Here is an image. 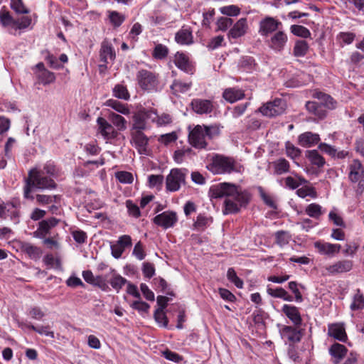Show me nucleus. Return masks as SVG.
<instances>
[{
	"label": "nucleus",
	"instance_id": "f257e3e1",
	"mask_svg": "<svg viewBox=\"0 0 364 364\" xmlns=\"http://www.w3.org/2000/svg\"><path fill=\"white\" fill-rule=\"evenodd\" d=\"M211 198H225L223 213L232 214L239 212L249 202L250 196L241 188L230 183H221L210 189Z\"/></svg>",
	"mask_w": 364,
	"mask_h": 364
},
{
	"label": "nucleus",
	"instance_id": "f03ea898",
	"mask_svg": "<svg viewBox=\"0 0 364 364\" xmlns=\"http://www.w3.org/2000/svg\"><path fill=\"white\" fill-rule=\"evenodd\" d=\"M33 187L39 189H51L55 187V183L50 178L46 176L43 171H38V168H35L30 170L28 176L26 179L23 192L26 198L33 199L31 195Z\"/></svg>",
	"mask_w": 364,
	"mask_h": 364
},
{
	"label": "nucleus",
	"instance_id": "7ed1b4c3",
	"mask_svg": "<svg viewBox=\"0 0 364 364\" xmlns=\"http://www.w3.org/2000/svg\"><path fill=\"white\" fill-rule=\"evenodd\" d=\"M217 126L196 125L190 130L188 142L196 149H205L207 146V139H212L219 134Z\"/></svg>",
	"mask_w": 364,
	"mask_h": 364
},
{
	"label": "nucleus",
	"instance_id": "20e7f679",
	"mask_svg": "<svg viewBox=\"0 0 364 364\" xmlns=\"http://www.w3.org/2000/svg\"><path fill=\"white\" fill-rule=\"evenodd\" d=\"M208 168L214 174L229 173L237 171L235 161L232 158L221 155H216L213 158Z\"/></svg>",
	"mask_w": 364,
	"mask_h": 364
},
{
	"label": "nucleus",
	"instance_id": "39448f33",
	"mask_svg": "<svg viewBox=\"0 0 364 364\" xmlns=\"http://www.w3.org/2000/svg\"><path fill=\"white\" fill-rule=\"evenodd\" d=\"M348 179L356 184L355 191L361 195L364 191V168L358 159L353 160L348 165Z\"/></svg>",
	"mask_w": 364,
	"mask_h": 364
},
{
	"label": "nucleus",
	"instance_id": "423d86ee",
	"mask_svg": "<svg viewBox=\"0 0 364 364\" xmlns=\"http://www.w3.org/2000/svg\"><path fill=\"white\" fill-rule=\"evenodd\" d=\"M186 170L172 168L166 178V189L168 192L178 191L181 186L185 185Z\"/></svg>",
	"mask_w": 364,
	"mask_h": 364
},
{
	"label": "nucleus",
	"instance_id": "0eeeda50",
	"mask_svg": "<svg viewBox=\"0 0 364 364\" xmlns=\"http://www.w3.org/2000/svg\"><path fill=\"white\" fill-rule=\"evenodd\" d=\"M155 111L154 109H142L136 112L133 116L132 129L134 131H141L146 129L147 120L154 119Z\"/></svg>",
	"mask_w": 364,
	"mask_h": 364
},
{
	"label": "nucleus",
	"instance_id": "6e6552de",
	"mask_svg": "<svg viewBox=\"0 0 364 364\" xmlns=\"http://www.w3.org/2000/svg\"><path fill=\"white\" fill-rule=\"evenodd\" d=\"M286 109V103L282 99H275L262 106L259 111L262 115L272 117L282 114Z\"/></svg>",
	"mask_w": 364,
	"mask_h": 364
},
{
	"label": "nucleus",
	"instance_id": "1a4fd4ad",
	"mask_svg": "<svg viewBox=\"0 0 364 364\" xmlns=\"http://www.w3.org/2000/svg\"><path fill=\"white\" fill-rule=\"evenodd\" d=\"M279 334L284 342L289 343V345L300 342L303 336L301 330L285 325L280 326Z\"/></svg>",
	"mask_w": 364,
	"mask_h": 364
},
{
	"label": "nucleus",
	"instance_id": "9d476101",
	"mask_svg": "<svg viewBox=\"0 0 364 364\" xmlns=\"http://www.w3.org/2000/svg\"><path fill=\"white\" fill-rule=\"evenodd\" d=\"M137 80L139 86L145 90H154L158 85L156 75L146 70H141L138 72Z\"/></svg>",
	"mask_w": 364,
	"mask_h": 364
},
{
	"label": "nucleus",
	"instance_id": "9b49d317",
	"mask_svg": "<svg viewBox=\"0 0 364 364\" xmlns=\"http://www.w3.org/2000/svg\"><path fill=\"white\" fill-rule=\"evenodd\" d=\"M288 41L287 34L282 31H278L274 33L267 41L269 48L275 52H281L284 49Z\"/></svg>",
	"mask_w": 364,
	"mask_h": 364
},
{
	"label": "nucleus",
	"instance_id": "f8f14e48",
	"mask_svg": "<svg viewBox=\"0 0 364 364\" xmlns=\"http://www.w3.org/2000/svg\"><path fill=\"white\" fill-rule=\"evenodd\" d=\"M353 262L350 260L343 259L339 260L333 264L324 267L325 272L323 274L335 275L348 272L351 270Z\"/></svg>",
	"mask_w": 364,
	"mask_h": 364
},
{
	"label": "nucleus",
	"instance_id": "ddd939ff",
	"mask_svg": "<svg viewBox=\"0 0 364 364\" xmlns=\"http://www.w3.org/2000/svg\"><path fill=\"white\" fill-rule=\"evenodd\" d=\"M249 26L246 18H241L232 26L228 33V38L230 41L232 39H237L244 36L247 31Z\"/></svg>",
	"mask_w": 364,
	"mask_h": 364
},
{
	"label": "nucleus",
	"instance_id": "4468645a",
	"mask_svg": "<svg viewBox=\"0 0 364 364\" xmlns=\"http://www.w3.org/2000/svg\"><path fill=\"white\" fill-rule=\"evenodd\" d=\"M176 221V214L173 211H164L154 218V223L164 229L173 227Z\"/></svg>",
	"mask_w": 364,
	"mask_h": 364
},
{
	"label": "nucleus",
	"instance_id": "2eb2a0df",
	"mask_svg": "<svg viewBox=\"0 0 364 364\" xmlns=\"http://www.w3.org/2000/svg\"><path fill=\"white\" fill-rule=\"evenodd\" d=\"M282 23L272 17H266L259 22V33L262 36H267L269 33L277 31Z\"/></svg>",
	"mask_w": 364,
	"mask_h": 364
},
{
	"label": "nucleus",
	"instance_id": "dca6fc26",
	"mask_svg": "<svg viewBox=\"0 0 364 364\" xmlns=\"http://www.w3.org/2000/svg\"><path fill=\"white\" fill-rule=\"evenodd\" d=\"M314 246L319 254L330 257H333L338 254L341 247L338 244H331L323 241L315 242Z\"/></svg>",
	"mask_w": 364,
	"mask_h": 364
},
{
	"label": "nucleus",
	"instance_id": "f3484780",
	"mask_svg": "<svg viewBox=\"0 0 364 364\" xmlns=\"http://www.w3.org/2000/svg\"><path fill=\"white\" fill-rule=\"evenodd\" d=\"M191 106L192 109L198 114H210L214 108L211 100L198 98L193 99Z\"/></svg>",
	"mask_w": 364,
	"mask_h": 364
},
{
	"label": "nucleus",
	"instance_id": "a211bd4d",
	"mask_svg": "<svg viewBox=\"0 0 364 364\" xmlns=\"http://www.w3.org/2000/svg\"><path fill=\"white\" fill-rule=\"evenodd\" d=\"M173 62L176 66L180 70L189 74L193 73L194 67L188 57L183 53L177 52L175 54Z\"/></svg>",
	"mask_w": 364,
	"mask_h": 364
},
{
	"label": "nucleus",
	"instance_id": "6ab92c4d",
	"mask_svg": "<svg viewBox=\"0 0 364 364\" xmlns=\"http://www.w3.org/2000/svg\"><path fill=\"white\" fill-rule=\"evenodd\" d=\"M132 137L134 146L138 149L139 154H147V146L149 139L145 136V134L139 130L134 131L132 134Z\"/></svg>",
	"mask_w": 364,
	"mask_h": 364
},
{
	"label": "nucleus",
	"instance_id": "aec40b11",
	"mask_svg": "<svg viewBox=\"0 0 364 364\" xmlns=\"http://www.w3.org/2000/svg\"><path fill=\"white\" fill-rule=\"evenodd\" d=\"M348 353L346 347L342 344L336 343L329 348V353L332 357L334 364H338L346 357Z\"/></svg>",
	"mask_w": 364,
	"mask_h": 364
},
{
	"label": "nucleus",
	"instance_id": "412c9836",
	"mask_svg": "<svg viewBox=\"0 0 364 364\" xmlns=\"http://www.w3.org/2000/svg\"><path fill=\"white\" fill-rule=\"evenodd\" d=\"M320 141L318 134L306 132L298 136V143L303 147H311L317 144Z\"/></svg>",
	"mask_w": 364,
	"mask_h": 364
},
{
	"label": "nucleus",
	"instance_id": "4be33fe9",
	"mask_svg": "<svg viewBox=\"0 0 364 364\" xmlns=\"http://www.w3.org/2000/svg\"><path fill=\"white\" fill-rule=\"evenodd\" d=\"M282 312L286 316L291 320L294 326H300L302 322V319L297 307L289 304H284L282 306Z\"/></svg>",
	"mask_w": 364,
	"mask_h": 364
},
{
	"label": "nucleus",
	"instance_id": "5701e85b",
	"mask_svg": "<svg viewBox=\"0 0 364 364\" xmlns=\"http://www.w3.org/2000/svg\"><path fill=\"white\" fill-rule=\"evenodd\" d=\"M100 56L101 61L104 63L103 65H106L109 61H112L115 58L114 48L107 41L102 42Z\"/></svg>",
	"mask_w": 364,
	"mask_h": 364
},
{
	"label": "nucleus",
	"instance_id": "b1692460",
	"mask_svg": "<svg viewBox=\"0 0 364 364\" xmlns=\"http://www.w3.org/2000/svg\"><path fill=\"white\" fill-rule=\"evenodd\" d=\"M59 223V220L55 218H50L43 220L39 223L36 232L40 237H45L48 235L53 228L55 227Z\"/></svg>",
	"mask_w": 364,
	"mask_h": 364
},
{
	"label": "nucleus",
	"instance_id": "393cba45",
	"mask_svg": "<svg viewBox=\"0 0 364 364\" xmlns=\"http://www.w3.org/2000/svg\"><path fill=\"white\" fill-rule=\"evenodd\" d=\"M99 130L102 135L106 138L113 137L114 129L113 127L103 117H98L97 119Z\"/></svg>",
	"mask_w": 364,
	"mask_h": 364
},
{
	"label": "nucleus",
	"instance_id": "a878e982",
	"mask_svg": "<svg viewBox=\"0 0 364 364\" xmlns=\"http://www.w3.org/2000/svg\"><path fill=\"white\" fill-rule=\"evenodd\" d=\"M328 335L341 341H344L347 337L343 326L339 323H334L329 326Z\"/></svg>",
	"mask_w": 364,
	"mask_h": 364
},
{
	"label": "nucleus",
	"instance_id": "bb28decb",
	"mask_svg": "<svg viewBox=\"0 0 364 364\" xmlns=\"http://www.w3.org/2000/svg\"><path fill=\"white\" fill-rule=\"evenodd\" d=\"M193 155L194 152L191 148L183 146L174 151L173 159L177 164H181L187 159H191Z\"/></svg>",
	"mask_w": 364,
	"mask_h": 364
},
{
	"label": "nucleus",
	"instance_id": "cd10ccee",
	"mask_svg": "<svg viewBox=\"0 0 364 364\" xmlns=\"http://www.w3.org/2000/svg\"><path fill=\"white\" fill-rule=\"evenodd\" d=\"M223 96L226 101L233 103L242 99L245 97V94L242 90L228 88L224 91Z\"/></svg>",
	"mask_w": 364,
	"mask_h": 364
},
{
	"label": "nucleus",
	"instance_id": "c85d7f7f",
	"mask_svg": "<svg viewBox=\"0 0 364 364\" xmlns=\"http://www.w3.org/2000/svg\"><path fill=\"white\" fill-rule=\"evenodd\" d=\"M306 156L312 165L316 166L318 168L323 167L326 164L324 158L316 150L306 151Z\"/></svg>",
	"mask_w": 364,
	"mask_h": 364
},
{
	"label": "nucleus",
	"instance_id": "c756f323",
	"mask_svg": "<svg viewBox=\"0 0 364 364\" xmlns=\"http://www.w3.org/2000/svg\"><path fill=\"white\" fill-rule=\"evenodd\" d=\"M176 41L181 45H188L193 42L191 32L186 28L178 31L175 36Z\"/></svg>",
	"mask_w": 364,
	"mask_h": 364
},
{
	"label": "nucleus",
	"instance_id": "7c9ffc66",
	"mask_svg": "<svg viewBox=\"0 0 364 364\" xmlns=\"http://www.w3.org/2000/svg\"><path fill=\"white\" fill-rule=\"evenodd\" d=\"M267 292L269 295L274 298L282 299L287 301H292L293 297L288 294V292L282 287L276 289L267 288Z\"/></svg>",
	"mask_w": 364,
	"mask_h": 364
},
{
	"label": "nucleus",
	"instance_id": "2f4dec72",
	"mask_svg": "<svg viewBox=\"0 0 364 364\" xmlns=\"http://www.w3.org/2000/svg\"><path fill=\"white\" fill-rule=\"evenodd\" d=\"M274 172L281 175L289 171L290 165L287 160L280 158L272 163Z\"/></svg>",
	"mask_w": 364,
	"mask_h": 364
},
{
	"label": "nucleus",
	"instance_id": "473e14b6",
	"mask_svg": "<svg viewBox=\"0 0 364 364\" xmlns=\"http://www.w3.org/2000/svg\"><path fill=\"white\" fill-rule=\"evenodd\" d=\"M105 105L107 107H110L115 111L124 114L128 115L130 114V110L126 104H123L116 100L109 99L106 101Z\"/></svg>",
	"mask_w": 364,
	"mask_h": 364
},
{
	"label": "nucleus",
	"instance_id": "72a5a7b5",
	"mask_svg": "<svg viewBox=\"0 0 364 364\" xmlns=\"http://www.w3.org/2000/svg\"><path fill=\"white\" fill-rule=\"evenodd\" d=\"M364 308V295L360 289H357L353 296L352 303L350 309L352 311L363 309Z\"/></svg>",
	"mask_w": 364,
	"mask_h": 364
},
{
	"label": "nucleus",
	"instance_id": "f704fd0d",
	"mask_svg": "<svg viewBox=\"0 0 364 364\" xmlns=\"http://www.w3.org/2000/svg\"><path fill=\"white\" fill-rule=\"evenodd\" d=\"M109 119L113 123V124L118 129L119 131H124L127 129V120L122 116L117 114L114 112H111L109 114Z\"/></svg>",
	"mask_w": 364,
	"mask_h": 364
},
{
	"label": "nucleus",
	"instance_id": "c9c22d12",
	"mask_svg": "<svg viewBox=\"0 0 364 364\" xmlns=\"http://www.w3.org/2000/svg\"><path fill=\"white\" fill-rule=\"evenodd\" d=\"M108 18L114 27H119L125 20V16L116 11H108Z\"/></svg>",
	"mask_w": 364,
	"mask_h": 364
},
{
	"label": "nucleus",
	"instance_id": "e433bc0d",
	"mask_svg": "<svg viewBox=\"0 0 364 364\" xmlns=\"http://www.w3.org/2000/svg\"><path fill=\"white\" fill-rule=\"evenodd\" d=\"M309 50V45L304 40L297 41L294 48V55L296 57L304 56Z\"/></svg>",
	"mask_w": 364,
	"mask_h": 364
},
{
	"label": "nucleus",
	"instance_id": "4c0bfd02",
	"mask_svg": "<svg viewBox=\"0 0 364 364\" xmlns=\"http://www.w3.org/2000/svg\"><path fill=\"white\" fill-rule=\"evenodd\" d=\"M314 96L320 100L321 103L328 109H333L335 107L336 102L330 95L321 92H316Z\"/></svg>",
	"mask_w": 364,
	"mask_h": 364
},
{
	"label": "nucleus",
	"instance_id": "58836bf2",
	"mask_svg": "<svg viewBox=\"0 0 364 364\" xmlns=\"http://www.w3.org/2000/svg\"><path fill=\"white\" fill-rule=\"evenodd\" d=\"M127 282V280L122 277L121 275L114 273L112 278L109 279V284L117 292L122 288V287Z\"/></svg>",
	"mask_w": 364,
	"mask_h": 364
},
{
	"label": "nucleus",
	"instance_id": "ea45409f",
	"mask_svg": "<svg viewBox=\"0 0 364 364\" xmlns=\"http://www.w3.org/2000/svg\"><path fill=\"white\" fill-rule=\"evenodd\" d=\"M191 86V82H183L180 80H175L171 86L173 94L183 93L188 91Z\"/></svg>",
	"mask_w": 364,
	"mask_h": 364
},
{
	"label": "nucleus",
	"instance_id": "a19ab883",
	"mask_svg": "<svg viewBox=\"0 0 364 364\" xmlns=\"http://www.w3.org/2000/svg\"><path fill=\"white\" fill-rule=\"evenodd\" d=\"M296 194L300 198H306L309 196L312 198H316L317 197V193L315 188L310 186H304L299 188L296 191Z\"/></svg>",
	"mask_w": 364,
	"mask_h": 364
},
{
	"label": "nucleus",
	"instance_id": "79ce46f5",
	"mask_svg": "<svg viewBox=\"0 0 364 364\" xmlns=\"http://www.w3.org/2000/svg\"><path fill=\"white\" fill-rule=\"evenodd\" d=\"M113 95L119 99L127 100L130 95L127 87L122 85H117L113 89Z\"/></svg>",
	"mask_w": 364,
	"mask_h": 364
},
{
	"label": "nucleus",
	"instance_id": "37998d69",
	"mask_svg": "<svg viewBox=\"0 0 364 364\" xmlns=\"http://www.w3.org/2000/svg\"><path fill=\"white\" fill-rule=\"evenodd\" d=\"M290 240L291 235L286 231L281 230L275 233V242L280 247L287 245Z\"/></svg>",
	"mask_w": 364,
	"mask_h": 364
},
{
	"label": "nucleus",
	"instance_id": "c03bdc74",
	"mask_svg": "<svg viewBox=\"0 0 364 364\" xmlns=\"http://www.w3.org/2000/svg\"><path fill=\"white\" fill-rule=\"evenodd\" d=\"M285 150L287 156L291 159H296L301 153V151L290 141H287L285 143Z\"/></svg>",
	"mask_w": 364,
	"mask_h": 364
},
{
	"label": "nucleus",
	"instance_id": "a18cd8bd",
	"mask_svg": "<svg viewBox=\"0 0 364 364\" xmlns=\"http://www.w3.org/2000/svg\"><path fill=\"white\" fill-rule=\"evenodd\" d=\"M38 77L41 83L48 85L53 82L55 80V74L48 70H43L38 75Z\"/></svg>",
	"mask_w": 364,
	"mask_h": 364
},
{
	"label": "nucleus",
	"instance_id": "49530a36",
	"mask_svg": "<svg viewBox=\"0 0 364 364\" xmlns=\"http://www.w3.org/2000/svg\"><path fill=\"white\" fill-rule=\"evenodd\" d=\"M306 183H307V181L300 176H298V179H296L291 176H288L285 178L286 186L291 189H296L301 184Z\"/></svg>",
	"mask_w": 364,
	"mask_h": 364
},
{
	"label": "nucleus",
	"instance_id": "de8ad7c7",
	"mask_svg": "<svg viewBox=\"0 0 364 364\" xmlns=\"http://www.w3.org/2000/svg\"><path fill=\"white\" fill-rule=\"evenodd\" d=\"M233 23L232 19L228 17H220L216 21V31H225Z\"/></svg>",
	"mask_w": 364,
	"mask_h": 364
},
{
	"label": "nucleus",
	"instance_id": "09e8293b",
	"mask_svg": "<svg viewBox=\"0 0 364 364\" xmlns=\"http://www.w3.org/2000/svg\"><path fill=\"white\" fill-rule=\"evenodd\" d=\"M168 53V49L162 44H158L155 46L153 51V57L156 59H164Z\"/></svg>",
	"mask_w": 364,
	"mask_h": 364
},
{
	"label": "nucleus",
	"instance_id": "8fccbe9b",
	"mask_svg": "<svg viewBox=\"0 0 364 364\" xmlns=\"http://www.w3.org/2000/svg\"><path fill=\"white\" fill-rule=\"evenodd\" d=\"M306 213L311 218H318L321 214V206L316 203H311L306 208Z\"/></svg>",
	"mask_w": 364,
	"mask_h": 364
},
{
	"label": "nucleus",
	"instance_id": "3c124183",
	"mask_svg": "<svg viewBox=\"0 0 364 364\" xmlns=\"http://www.w3.org/2000/svg\"><path fill=\"white\" fill-rule=\"evenodd\" d=\"M116 178L122 183H132L134 178L132 173L128 171H117L115 173Z\"/></svg>",
	"mask_w": 364,
	"mask_h": 364
},
{
	"label": "nucleus",
	"instance_id": "603ef678",
	"mask_svg": "<svg viewBox=\"0 0 364 364\" xmlns=\"http://www.w3.org/2000/svg\"><path fill=\"white\" fill-rule=\"evenodd\" d=\"M349 63L354 66L360 67L364 65V55L358 51H354L350 56Z\"/></svg>",
	"mask_w": 364,
	"mask_h": 364
},
{
	"label": "nucleus",
	"instance_id": "864d4df0",
	"mask_svg": "<svg viewBox=\"0 0 364 364\" xmlns=\"http://www.w3.org/2000/svg\"><path fill=\"white\" fill-rule=\"evenodd\" d=\"M220 11L221 14L226 16H236L240 14V9L235 5H229L220 7Z\"/></svg>",
	"mask_w": 364,
	"mask_h": 364
},
{
	"label": "nucleus",
	"instance_id": "5fc2aeb1",
	"mask_svg": "<svg viewBox=\"0 0 364 364\" xmlns=\"http://www.w3.org/2000/svg\"><path fill=\"white\" fill-rule=\"evenodd\" d=\"M155 116L156 118L151 119V122L156 123L159 127L166 126L172 122L171 116L168 114H162L159 116L155 112Z\"/></svg>",
	"mask_w": 364,
	"mask_h": 364
},
{
	"label": "nucleus",
	"instance_id": "6e6d98bb",
	"mask_svg": "<svg viewBox=\"0 0 364 364\" xmlns=\"http://www.w3.org/2000/svg\"><path fill=\"white\" fill-rule=\"evenodd\" d=\"M291 31L293 34L302 38H307L310 36V31L304 26L299 25H293L291 27Z\"/></svg>",
	"mask_w": 364,
	"mask_h": 364
},
{
	"label": "nucleus",
	"instance_id": "4d7b16f0",
	"mask_svg": "<svg viewBox=\"0 0 364 364\" xmlns=\"http://www.w3.org/2000/svg\"><path fill=\"white\" fill-rule=\"evenodd\" d=\"M306 107L310 112H312L319 118H323L325 115L324 112L321 110L320 107L317 102H307L306 104Z\"/></svg>",
	"mask_w": 364,
	"mask_h": 364
},
{
	"label": "nucleus",
	"instance_id": "13d9d810",
	"mask_svg": "<svg viewBox=\"0 0 364 364\" xmlns=\"http://www.w3.org/2000/svg\"><path fill=\"white\" fill-rule=\"evenodd\" d=\"M155 321L159 325L166 327L168 324V319L165 314L164 310L162 309H158L154 313Z\"/></svg>",
	"mask_w": 364,
	"mask_h": 364
},
{
	"label": "nucleus",
	"instance_id": "bf43d9fd",
	"mask_svg": "<svg viewBox=\"0 0 364 364\" xmlns=\"http://www.w3.org/2000/svg\"><path fill=\"white\" fill-rule=\"evenodd\" d=\"M164 182V176L162 175H150L149 176V184L151 188L156 187L161 189Z\"/></svg>",
	"mask_w": 364,
	"mask_h": 364
},
{
	"label": "nucleus",
	"instance_id": "052dcab7",
	"mask_svg": "<svg viewBox=\"0 0 364 364\" xmlns=\"http://www.w3.org/2000/svg\"><path fill=\"white\" fill-rule=\"evenodd\" d=\"M177 139V134L175 132H172L161 135L159 138V141L165 145H168V144L175 141Z\"/></svg>",
	"mask_w": 364,
	"mask_h": 364
},
{
	"label": "nucleus",
	"instance_id": "680f3d73",
	"mask_svg": "<svg viewBox=\"0 0 364 364\" xmlns=\"http://www.w3.org/2000/svg\"><path fill=\"white\" fill-rule=\"evenodd\" d=\"M131 307L140 313H147L150 306L144 301H135L131 304Z\"/></svg>",
	"mask_w": 364,
	"mask_h": 364
},
{
	"label": "nucleus",
	"instance_id": "e2e57ef3",
	"mask_svg": "<svg viewBox=\"0 0 364 364\" xmlns=\"http://www.w3.org/2000/svg\"><path fill=\"white\" fill-rule=\"evenodd\" d=\"M288 285H289V289L294 294L296 301L301 302L303 301V298H302V295L298 288V284L296 282H290Z\"/></svg>",
	"mask_w": 364,
	"mask_h": 364
},
{
	"label": "nucleus",
	"instance_id": "0e129e2a",
	"mask_svg": "<svg viewBox=\"0 0 364 364\" xmlns=\"http://www.w3.org/2000/svg\"><path fill=\"white\" fill-rule=\"evenodd\" d=\"M56 198H57L56 196H47V195H41V194H38L36 196L37 202L42 205H46V204H49L52 202H55Z\"/></svg>",
	"mask_w": 364,
	"mask_h": 364
},
{
	"label": "nucleus",
	"instance_id": "69168bd1",
	"mask_svg": "<svg viewBox=\"0 0 364 364\" xmlns=\"http://www.w3.org/2000/svg\"><path fill=\"white\" fill-rule=\"evenodd\" d=\"M11 6L18 13H28V10L24 6L21 0H11Z\"/></svg>",
	"mask_w": 364,
	"mask_h": 364
},
{
	"label": "nucleus",
	"instance_id": "338daca9",
	"mask_svg": "<svg viewBox=\"0 0 364 364\" xmlns=\"http://www.w3.org/2000/svg\"><path fill=\"white\" fill-rule=\"evenodd\" d=\"M318 149L323 152L328 154L331 157H333L334 155L336 154V149L334 146L329 145L326 143H321L318 145Z\"/></svg>",
	"mask_w": 364,
	"mask_h": 364
},
{
	"label": "nucleus",
	"instance_id": "774afa93",
	"mask_svg": "<svg viewBox=\"0 0 364 364\" xmlns=\"http://www.w3.org/2000/svg\"><path fill=\"white\" fill-rule=\"evenodd\" d=\"M32 22V19L29 16H22L16 22L14 23L16 25L17 28L19 29H23L28 27Z\"/></svg>",
	"mask_w": 364,
	"mask_h": 364
}]
</instances>
